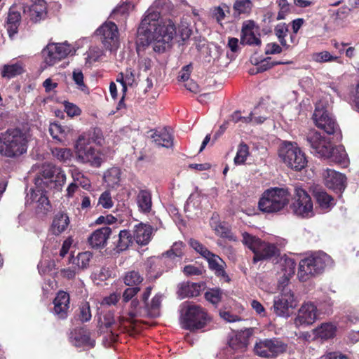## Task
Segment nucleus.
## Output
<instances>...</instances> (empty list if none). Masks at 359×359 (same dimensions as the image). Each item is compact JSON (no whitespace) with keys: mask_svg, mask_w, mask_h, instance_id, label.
<instances>
[{"mask_svg":"<svg viewBox=\"0 0 359 359\" xmlns=\"http://www.w3.org/2000/svg\"><path fill=\"white\" fill-rule=\"evenodd\" d=\"M283 269L289 276L294 273L295 262L292 258L285 257L283 259Z\"/></svg>","mask_w":359,"mask_h":359,"instance_id":"e2e57ef3","label":"nucleus"},{"mask_svg":"<svg viewBox=\"0 0 359 359\" xmlns=\"http://www.w3.org/2000/svg\"><path fill=\"white\" fill-rule=\"evenodd\" d=\"M316 154L344 168L347 167L349 163L344 147L343 146L333 147L330 138L325 135H322L321 133L317 130H316Z\"/></svg>","mask_w":359,"mask_h":359,"instance_id":"39448f33","label":"nucleus"},{"mask_svg":"<svg viewBox=\"0 0 359 359\" xmlns=\"http://www.w3.org/2000/svg\"><path fill=\"white\" fill-rule=\"evenodd\" d=\"M205 299L213 304H217L222 297V291L218 289H210L205 293Z\"/></svg>","mask_w":359,"mask_h":359,"instance_id":"4d7b16f0","label":"nucleus"},{"mask_svg":"<svg viewBox=\"0 0 359 359\" xmlns=\"http://www.w3.org/2000/svg\"><path fill=\"white\" fill-rule=\"evenodd\" d=\"M121 177V169L117 167H113L104 172V180L109 187H115L119 184Z\"/></svg>","mask_w":359,"mask_h":359,"instance_id":"c9c22d12","label":"nucleus"},{"mask_svg":"<svg viewBox=\"0 0 359 359\" xmlns=\"http://www.w3.org/2000/svg\"><path fill=\"white\" fill-rule=\"evenodd\" d=\"M69 218L67 213L60 212L55 214L50 226V231L54 235H60L69 226Z\"/></svg>","mask_w":359,"mask_h":359,"instance_id":"bb28decb","label":"nucleus"},{"mask_svg":"<svg viewBox=\"0 0 359 359\" xmlns=\"http://www.w3.org/2000/svg\"><path fill=\"white\" fill-rule=\"evenodd\" d=\"M319 100L316 102V127L327 135L335 133L338 125L335 119L329 111L332 103L331 96L329 93L318 94Z\"/></svg>","mask_w":359,"mask_h":359,"instance_id":"20e7f679","label":"nucleus"},{"mask_svg":"<svg viewBox=\"0 0 359 359\" xmlns=\"http://www.w3.org/2000/svg\"><path fill=\"white\" fill-rule=\"evenodd\" d=\"M210 224L217 236L222 238H226L229 239L232 238L230 230L226 224L222 223H216L215 222H212Z\"/></svg>","mask_w":359,"mask_h":359,"instance_id":"3c124183","label":"nucleus"},{"mask_svg":"<svg viewBox=\"0 0 359 359\" xmlns=\"http://www.w3.org/2000/svg\"><path fill=\"white\" fill-rule=\"evenodd\" d=\"M24 12H29L30 20L34 22L44 20L47 15V4L44 0H36L30 6L25 7Z\"/></svg>","mask_w":359,"mask_h":359,"instance_id":"aec40b11","label":"nucleus"},{"mask_svg":"<svg viewBox=\"0 0 359 359\" xmlns=\"http://www.w3.org/2000/svg\"><path fill=\"white\" fill-rule=\"evenodd\" d=\"M316 201L321 213L330 211L335 205L334 198L325 191L316 193Z\"/></svg>","mask_w":359,"mask_h":359,"instance_id":"f704fd0d","label":"nucleus"},{"mask_svg":"<svg viewBox=\"0 0 359 359\" xmlns=\"http://www.w3.org/2000/svg\"><path fill=\"white\" fill-rule=\"evenodd\" d=\"M118 250H126L133 242V236L128 230H121L118 234Z\"/></svg>","mask_w":359,"mask_h":359,"instance_id":"ea45409f","label":"nucleus"},{"mask_svg":"<svg viewBox=\"0 0 359 359\" xmlns=\"http://www.w3.org/2000/svg\"><path fill=\"white\" fill-rule=\"evenodd\" d=\"M332 261L326 253L318 251L316 252V273L322 272L327 267L331 266Z\"/></svg>","mask_w":359,"mask_h":359,"instance_id":"58836bf2","label":"nucleus"},{"mask_svg":"<svg viewBox=\"0 0 359 359\" xmlns=\"http://www.w3.org/2000/svg\"><path fill=\"white\" fill-rule=\"evenodd\" d=\"M249 154V147L243 142L241 143L238 147L236 155L233 159L234 163L236 165L245 163Z\"/></svg>","mask_w":359,"mask_h":359,"instance_id":"79ce46f5","label":"nucleus"},{"mask_svg":"<svg viewBox=\"0 0 359 359\" xmlns=\"http://www.w3.org/2000/svg\"><path fill=\"white\" fill-rule=\"evenodd\" d=\"M88 137L90 138V143L93 142L101 145L103 142V137L102 131L98 128H94L92 131L88 134L85 133Z\"/></svg>","mask_w":359,"mask_h":359,"instance_id":"052dcab7","label":"nucleus"},{"mask_svg":"<svg viewBox=\"0 0 359 359\" xmlns=\"http://www.w3.org/2000/svg\"><path fill=\"white\" fill-rule=\"evenodd\" d=\"M74 152L75 159L79 163L99 168L104 161L102 151L90 143V138L86 134H81L75 141Z\"/></svg>","mask_w":359,"mask_h":359,"instance_id":"7ed1b4c3","label":"nucleus"},{"mask_svg":"<svg viewBox=\"0 0 359 359\" xmlns=\"http://www.w3.org/2000/svg\"><path fill=\"white\" fill-rule=\"evenodd\" d=\"M190 246L196 250L198 253H199L205 259L210 256L211 253L203 245H202L199 241L195 239H190L189 242Z\"/></svg>","mask_w":359,"mask_h":359,"instance_id":"6e6d98bb","label":"nucleus"},{"mask_svg":"<svg viewBox=\"0 0 359 359\" xmlns=\"http://www.w3.org/2000/svg\"><path fill=\"white\" fill-rule=\"evenodd\" d=\"M97 36H100V39L104 46L112 51L117 49L118 46V32L115 23L107 22L102 24L95 32Z\"/></svg>","mask_w":359,"mask_h":359,"instance_id":"4468645a","label":"nucleus"},{"mask_svg":"<svg viewBox=\"0 0 359 359\" xmlns=\"http://www.w3.org/2000/svg\"><path fill=\"white\" fill-rule=\"evenodd\" d=\"M286 350L287 345L277 338L259 340L254 346L255 354L262 358H276Z\"/></svg>","mask_w":359,"mask_h":359,"instance_id":"9d476101","label":"nucleus"},{"mask_svg":"<svg viewBox=\"0 0 359 359\" xmlns=\"http://www.w3.org/2000/svg\"><path fill=\"white\" fill-rule=\"evenodd\" d=\"M264 110V107L262 105H259L251 111L248 116H241L240 111H235L231 115V120L235 123L243 121L246 123L261 124L267 118L266 116L261 115Z\"/></svg>","mask_w":359,"mask_h":359,"instance_id":"6ab92c4d","label":"nucleus"},{"mask_svg":"<svg viewBox=\"0 0 359 359\" xmlns=\"http://www.w3.org/2000/svg\"><path fill=\"white\" fill-rule=\"evenodd\" d=\"M71 341L75 346H88L93 347L95 341L91 340L89 332L83 328L74 330L71 333Z\"/></svg>","mask_w":359,"mask_h":359,"instance_id":"a878e982","label":"nucleus"},{"mask_svg":"<svg viewBox=\"0 0 359 359\" xmlns=\"http://www.w3.org/2000/svg\"><path fill=\"white\" fill-rule=\"evenodd\" d=\"M208 262L209 268L215 271L217 276L222 277L225 280H229V277L224 271V262L217 255L210 253L205 258Z\"/></svg>","mask_w":359,"mask_h":359,"instance_id":"c85d7f7f","label":"nucleus"},{"mask_svg":"<svg viewBox=\"0 0 359 359\" xmlns=\"http://www.w3.org/2000/svg\"><path fill=\"white\" fill-rule=\"evenodd\" d=\"M248 345V337L245 333H238L231 337L229 346L231 350L236 352H243Z\"/></svg>","mask_w":359,"mask_h":359,"instance_id":"72a5a7b5","label":"nucleus"},{"mask_svg":"<svg viewBox=\"0 0 359 359\" xmlns=\"http://www.w3.org/2000/svg\"><path fill=\"white\" fill-rule=\"evenodd\" d=\"M49 132L52 137L59 142H62L66 135L65 128L56 123L50 124Z\"/></svg>","mask_w":359,"mask_h":359,"instance_id":"a18cd8bd","label":"nucleus"},{"mask_svg":"<svg viewBox=\"0 0 359 359\" xmlns=\"http://www.w3.org/2000/svg\"><path fill=\"white\" fill-rule=\"evenodd\" d=\"M252 3L250 0H236L233 4V9L237 14H248L250 13Z\"/></svg>","mask_w":359,"mask_h":359,"instance_id":"49530a36","label":"nucleus"},{"mask_svg":"<svg viewBox=\"0 0 359 359\" xmlns=\"http://www.w3.org/2000/svg\"><path fill=\"white\" fill-rule=\"evenodd\" d=\"M92 257V252L89 251L83 252L78 254L76 258L74 259V262L76 261V267L78 269H84L88 267Z\"/></svg>","mask_w":359,"mask_h":359,"instance_id":"09e8293b","label":"nucleus"},{"mask_svg":"<svg viewBox=\"0 0 359 359\" xmlns=\"http://www.w3.org/2000/svg\"><path fill=\"white\" fill-rule=\"evenodd\" d=\"M20 19V13L11 8L9 11L6 25L10 37H12L18 32Z\"/></svg>","mask_w":359,"mask_h":359,"instance_id":"473e14b6","label":"nucleus"},{"mask_svg":"<svg viewBox=\"0 0 359 359\" xmlns=\"http://www.w3.org/2000/svg\"><path fill=\"white\" fill-rule=\"evenodd\" d=\"M72 78L76 84L78 89L83 92H86L88 90V88L83 81V74L81 70L75 69L73 72Z\"/></svg>","mask_w":359,"mask_h":359,"instance_id":"bf43d9fd","label":"nucleus"},{"mask_svg":"<svg viewBox=\"0 0 359 359\" xmlns=\"http://www.w3.org/2000/svg\"><path fill=\"white\" fill-rule=\"evenodd\" d=\"M278 155L288 168L297 171L302 170L307 164L304 153L296 143L284 142L279 149Z\"/></svg>","mask_w":359,"mask_h":359,"instance_id":"1a4fd4ad","label":"nucleus"},{"mask_svg":"<svg viewBox=\"0 0 359 359\" xmlns=\"http://www.w3.org/2000/svg\"><path fill=\"white\" fill-rule=\"evenodd\" d=\"M339 57L332 55L328 51L320 52L317 54L316 60L320 62L337 61Z\"/></svg>","mask_w":359,"mask_h":359,"instance_id":"0e129e2a","label":"nucleus"},{"mask_svg":"<svg viewBox=\"0 0 359 359\" xmlns=\"http://www.w3.org/2000/svg\"><path fill=\"white\" fill-rule=\"evenodd\" d=\"M98 205H101L104 209H110L114 205V202L109 191H104L98 199Z\"/></svg>","mask_w":359,"mask_h":359,"instance_id":"5fc2aeb1","label":"nucleus"},{"mask_svg":"<svg viewBox=\"0 0 359 359\" xmlns=\"http://www.w3.org/2000/svg\"><path fill=\"white\" fill-rule=\"evenodd\" d=\"M152 233L151 226L140 223L135 226L133 236L138 245H146L151 241Z\"/></svg>","mask_w":359,"mask_h":359,"instance_id":"5701e85b","label":"nucleus"},{"mask_svg":"<svg viewBox=\"0 0 359 359\" xmlns=\"http://www.w3.org/2000/svg\"><path fill=\"white\" fill-rule=\"evenodd\" d=\"M72 177L74 182L76 183L78 186H81L86 190L90 187V180L77 169L75 168L72 170Z\"/></svg>","mask_w":359,"mask_h":359,"instance_id":"de8ad7c7","label":"nucleus"},{"mask_svg":"<svg viewBox=\"0 0 359 359\" xmlns=\"http://www.w3.org/2000/svg\"><path fill=\"white\" fill-rule=\"evenodd\" d=\"M137 203L141 212L144 213L149 212L152 207L151 191L148 189L140 190L137 196Z\"/></svg>","mask_w":359,"mask_h":359,"instance_id":"2f4dec72","label":"nucleus"},{"mask_svg":"<svg viewBox=\"0 0 359 359\" xmlns=\"http://www.w3.org/2000/svg\"><path fill=\"white\" fill-rule=\"evenodd\" d=\"M54 313L59 318H65L69 307V296L64 292L60 291L54 299Z\"/></svg>","mask_w":359,"mask_h":359,"instance_id":"4be33fe9","label":"nucleus"},{"mask_svg":"<svg viewBox=\"0 0 359 359\" xmlns=\"http://www.w3.org/2000/svg\"><path fill=\"white\" fill-rule=\"evenodd\" d=\"M133 5L130 3H125L118 7H116L111 13V17L115 18L116 16L121 15L123 18H126L128 15L129 12L133 10Z\"/></svg>","mask_w":359,"mask_h":359,"instance_id":"864d4df0","label":"nucleus"},{"mask_svg":"<svg viewBox=\"0 0 359 359\" xmlns=\"http://www.w3.org/2000/svg\"><path fill=\"white\" fill-rule=\"evenodd\" d=\"M287 27L285 23H280L277 25V26L275 28L276 35L277 36L280 44L283 46H287L285 36L287 35Z\"/></svg>","mask_w":359,"mask_h":359,"instance_id":"13d9d810","label":"nucleus"},{"mask_svg":"<svg viewBox=\"0 0 359 359\" xmlns=\"http://www.w3.org/2000/svg\"><path fill=\"white\" fill-rule=\"evenodd\" d=\"M32 136L29 132L11 128L0 133V154L7 158H15L26 154Z\"/></svg>","mask_w":359,"mask_h":359,"instance_id":"f03ea898","label":"nucleus"},{"mask_svg":"<svg viewBox=\"0 0 359 359\" xmlns=\"http://www.w3.org/2000/svg\"><path fill=\"white\" fill-rule=\"evenodd\" d=\"M184 248V244L182 241L175 242L172 245L171 248L166 251L165 253L162 255L163 257H181L183 255V249Z\"/></svg>","mask_w":359,"mask_h":359,"instance_id":"37998d69","label":"nucleus"},{"mask_svg":"<svg viewBox=\"0 0 359 359\" xmlns=\"http://www.w3.org/2000/svg\"><path fill=\"white\" fill-rule=\"evenodd\" d=\"M314 323V304L312 302L304 304L299 310L295 319L297 325H312Z\"/></svg>","mask_w":359,"mask_h":359,"instance_id":"b1692460","label":"nucleus"},{"mask_svg":"<svg viewBox=\"0 0 359 359\" xmlns=\"http://www.w3.org/2000/svg\"><path fill=\"white\" fill-rule=\"evenodd\" d=\"M151 137L158 146L170 148L173 145V137L166 128L156 131Z\"/></svg>","mask_w":359,"mask_h":359,"instance_id":"7c9ffc66","label":"nucleus"},{"mask_svg":"<svg viewBox=\"0 0 359 359\" xmlns=\"http://www.w3.org/2000/svg\"><path fill=\"white\" fill-rule=\"evenodd\" d=\"M103 323L107 328H111V332H113L121 325L122 319L121 318L115 319L114 313L109 311L104 315Z\"/></svg>","mask_w":359,"mask_h":359,"instance_id":"c03bdc74","label":"nucleus"},{"mask_svg":"<svg viewBox=\"0 0 359 359\" xmlns=\"http://www.w3.org/2000/svg\"><path fill=\"white\" fill-rule=\"evenodd\" d=\"M163 295L160 293L156 294L151 299V302H147L144 309H140L135 311H131L132 317L149 316L151 318H156L160 315V309Z\"/></svg>","mask_w":359,"mask_h":359,"instance_id":"a211bd4d","label":"nucleus"},{"mask_svg":"<svg viewBox=\"0 0 359 359\" xmlns=\"http://www.w3.org/2000/svg\"><path fill=\"white\" fill-rule=\"evenodd\" d=\"M143 280L140 273L134 270L127 272L123 277L124 283L129 286L137 287Z\"/></svg>","mask_w":359,"mask_h":359,"instance_id":"a19ab883","label":"nucleus"},{"mask_svg":"<svg viewBox=\"0 0 359 359\" xmlns=\"http://www.w3.org/2000/svg\"><path fill=\"white\" fill-rule=\"evenodd\" d=\"M72 52V46L65 42L62 43H48L43 50L42 53L45 62L51 66L67 57Z\"/></svg>","mask_w":359,"mask_h":359,"instance_id":"f8f14e48","label":"nucleus"},{"mask_svg":"<svg viewBox=\"0 0 359 359\" xmlns=\"http://www.w3.org/2000/svg\"><path fill=\"white\" fill-rule=\"evenodd\" d=\"M26 205H32L39 212L48 211L50 208V203L45 192L37 188L31 189L25 198Z\"/></svg>","mask_w":359,"mask_h":359,"instance_id":"dca6fc26","label":"nucleus"},{"mask_svg":"<svg viewBox=\"0 0 359 359\" xmlns=\"http://www.w3.org/2000/svg\"><path fill=\"white\" fill-rule=\"evenodd\" d=\"M290 201L287 189L274 187L266 190L260 198L258 207L263 212L274 213L282 210Z\"/></svg>","mask_w":359,"mask_h":359,"instance_id":"423d86ee","label":"nucleus"},{"mask_svg":"<svg viewBox=\"0 0 359 359\" xmlns=\"http://www.w3.org/2000/svg\"><path fill=\"white\" fill-rule=\"evenodd\" d=\"M50 151L53 156L62 163L70 162L73 156V152L69 148L52 147Z\"/></svg>","mask_w":359,"mask_h":359,"instance_id":"e433bc0d","label":"nucleus"},{"mask_svg":"<svg viewBox=\"0 0 359 359\" xmlns=\"http://www.w3.org/2000/svg\"><path fill=\"white\" fill-rule=\"evenodd\" d=\"M320 176L323 178L324 184L329 189L344 190L346 183V176L333 169H324Z\"/></svg>","mask_w":359,"mask_h":359,"instance_id":"f3484780","label":"nucleus"},{"mask_svg":"<svg viewBox=\"0 0 359 359\" xmlns=\"http://www.w3.org/2000/svg\"><path fill=\"white\" fill-rule=\"evenodd\" d=\"M169 0H156L147 9L138 28L142 43L152 44L155 52L163 53L172 46L176 27L170 19H162L161 14L168 7Z\"/></svg>","mask_w":359,"mask_h":359,"instance_id":"f257e3e1","label":"nucleus"},{"mask_svg":"<svg viewBox=\"0 0 359 359\" xmlns=\"http://www.w3.org/2000/svg\"><path fill=\"white\" fill-rule=\"evenodd\" d=\"M211 12L212 18H214L218 23H221L226 16L224 10L221 6L214 7Z\"/></svg>","mask_w":359,"mask_h":359,"instance_id":"338daca9","label":"nucleus"},{"mask_svg":"<svg viewBox=\"0 0 359 359\" xmlns=\"http://www.w3.org/2000/svg\"><path fill=\"white\" fill-rule=\"evenodd\" d=\"M25 72V64L22 61L11 62L4 65L1 70V75L3 78L11 79Z\"/></svg>","mask_w":359,"mask_h":359,"instance_id":"cd10ccee","label":"nucleus"},{"mask_svg":"<svg viewBox=\"0 0 359 359\" xmlns=\"http://www.w3.org/2000/svg\"><path fill=\"white\" fill-rule=\"evenodd\" d=\"M254 24L248 22L244 24L242 27V36L241 43L248 45L259 46L261 44V40L259 37L256 36L254 31Z\"/></svg>","mask_w":359,"mask_h":359,"instance_id":"c756f323","label":"nucleus"},{"mask_svg":"<svg viewBox=\"0 0 359 359\" xmlns=\"http://www.w3.org/2000/svg\"><path fill=\"white\" fill-rule=\"evenodd\" d=\"M350 100L359 109V81L355 88L351 92Z\"/></svg>","mask_w":359,"mask_h":359,"instance_id":"774afa93","label":"nucleus"},{"mask_svg":"<svg viewBox=\"0 0 359 359\" xmlns=\"http://www.w3.org/2000/svg\"><path fill=\"white\" fill-rule=\"evenodd\" d=\"M91 312L90 309V306L88 302H85L82 304L80 307V315L79 318L81 321L88 322L91 319Z\"/></svg>","mask_w":359,"mask_h":359,"instance_id":"680f3d73","label":"nucleus"},{"mask_svg":"<svg viewBox=\"0 0 359 359\" xmlns=\"http://www.w3.org/2000/svg\"><path fill=\"white\" fill-rule=\"evenodd\" d=\"M178 32L179 35L183 41L187 40L191 34V29L187 25L184 23H182L179 27Z\"/></svg>","mask_w":359,"mask_h":359,"instance_id":"69168bd1","label":"nucleus"},{"mask_svg":"<svg viewBox=\"0 0 359 359\" xmlns=\"http://www.w3.org/2000/svg\"><path fill=\"white\" fill-rule=\"evenodd\" d=\"M111 233V229L109 227L100 228L93 231L88 237V243L93 248H104Z\"/></svg>","mask_w":359,"mask_h":359,"instance_id":"412c9836","label":"nucleus"},{"mask_svg":"<svg viewBox=\"0 0 359 359\" xmlns=\"http://www.w3.org/2000/svg\"><path fill=\"white\" fill-rule=\"evenodd\" d=\"M296 306L294 293L290 288L281 289V292L274 297L273 311L280 317L290 316V309Z\"/></svg>","mask_w":359,"mask_h":359,"instance_id":"9b49d317","label":"nucleus"},{"mask_svg":"<svg viewBox=\"0 0 359 359\" xmlns=\"http://www.w3.org/2000/svg\"><path fill=\"white\" fill-rule=\"evenodd\" d=\"M242 243L254 253V263L268 259L278 252V248L274 244L263 241L248 232L242 233Z\"/></svg>","mask_w":359,"mask_h":359,"instance_id":"0eeeda50","label":"nucleus"},{"mask_svg":"<svg viewBox=\"0 0 359 359\" xmlns=\"http://www.w3.org/2000/svg\"><path fill=\"white\" fill-rule=\"evenodd\" d=\"M314 271V257L302 259L299 264L298 277L301 281H306L313 276Z\"/></svg>","mask_w":359,"mask_h":359,"instance_id":"393cba45","label":"nucleus"},{"mask_svg":"<svg viewBox=\"0 0 359 359\" xmlns=\"http://www.w3.org/2000/svg\"><path fill=\"white\" fill-rule=\"evenodd\" d=\"M209 318L201 306L189 304L184 306L181 312L182 327L191 331L200 330L205 327Z\"/></svg>","mask_w":359,"mask_h":359,"instance_id":"6e6552de","label":"nucleus"},{"mask_svg":"<svg viewBox=\"0 0 359 359\" xmlns=\"http://www.w3.org/2000/svg\"><path fill=\"white\" fill-rule=\"evenodd\" d=\"M297 198L293 203V210L297 215L309 217L312 215L313 203L310 196L302 189H295Z\"/></svg>","mask_w":359,"mask_h":359,"instance_id":"2eb2a0df","label":"nucleus"},{"mask_svg":"<svg viewBox=\"0 0 359 359\" xmlns=\"http://www.w3.org/2000/svg\"><path fill=\"white\" fill-rule=\"evenodd\" d=\"M337 327L332 323H323L316 329V335L322 339H328L334 337Z\"/></svg>","mask_w":359,"mask_h":359,"instance_id":"4c0bfd02","label":"nucleus"},{"mask_svg":"<svg viewBox=\"0 0 359 359\" xmlns=\"http://www.w3.org/2000/svg\"><path fill=\"white\" fill-rule=\"evenodd\" d=\"M39 173L43 179L57 190L61 189L66 182V175L62 169L50 163H43L41 165Z\"/></svg>","mask_w":359,"mask_h":359,"instance_id":"ddd939ff","label":"nucleus"},{"mask_svg":"<svg viewBox=\"0 0 359 359\" xmlns=\"http://www.w3.org/2000/svg\"><path fill=\"white\" fill-rule=\"evenodd\" d=\"M86 54V62L91 64L100 59L104 55V51L99 47H92L89 49Z\"/></svg>","mask_w":359,"mask_h":359,"instance_id":"603ef678","label":"nucleus"},{"mask_svg":"<svg viewBox=\"0 0 359 359\" xmlns=\"http://www.w3.org/2000/svg\"><path fill=\"white\" fill-rule=\"evenodd\" d=\"M196 285L189 283H182L178 290L177 294L180 299H184L188 297H194L198 294L197 292L192 290L195 289Z\"/></svg>","mask_w":359,"mask_h":359,"instance_id":"8fccbe9b","label":"nucleus"}]
</instances>
